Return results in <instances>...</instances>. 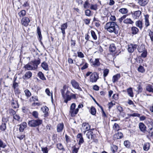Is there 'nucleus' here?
Instances as JSON below:
<instances>
[{
    "label": "nucleus",
    "mask_w": 153,
    "mask_h": 153,
    "mask_svg": "<svg viewBox=\"0 0 153 153\" xmlns=\"http://www.w3.org/2000/svg\"><path fill=\"white\" fill-rule=\"evenodd\" d=\"M137 49L139 52H142L145 51L144 46L142 45L139 46Z\"/></svg>",
    "instance_id": "nucleus-37"
},
{
    "label": "nucleus",
    "mask_w": 153,
    "mask_h": 153,
    "mask_svg": "<svg viewBox=\"0 0 153 153\" xmlns=\"http://www.w3.org/2000/svg\"><path fill=\"white\" fill-rule=\"evenodd\" d=\"M90 8L91 10H96L97 9V5L96 4H91L90 7Z\"/></svg>",
    "instance_id": "nucleus-51"
},
{
    "label": "nucleus",
    "mask_w": 153,
    "mask_h": 153,
    "mask_svg": "<svg viewBox=\"0 0 153 153\" xmlns=\"http://www.w3.org/2000/svg\"><path fill=\"white\" fill-rule=\"evenodd\" d=\"M13 118L17 121H19L20 119V117L19 115L15 114L13 116Z\"/></svg>",
    "instance_id": "nucleus-57"
},
{
    "label": "nucleus",
    "mask_w": 153,
    "mask_h": 153,
    "mask_svg": "<svg viewBox=\"0 0 153 153\" xmlns=\"http://www.w3.org/2000/svg\"><path fill=\"white\" fill-rule=\"evenodd\" d=\"M32 76V73L30 71L26 72L23 76V79H27L30 78Z\"/></svg>",
    "instance_id": "nucleus-22"
},
{
    "label": "nucleus",
    "mask_w": 153,
    "mask_h": 153,
    "mask_svg": "<svg viewBox=\"0 0 153 153\" xmlns=\"http://www.w3.org/2000/svg\"><path fill=\"white\" fill-rule=\"evenodd\" d=\"M114 129L118 131L119 130V126L118 124L115 123L113 126Z\"/></svg>",
    "instance_id": "nucleus-49"
},
{
    "label": "nucleus",
    "mask_w": 153,
    "mask_h": 153,
    "mask_svg": "<svg viewBox=\"0 0 153 153\" xmlns=\"http://www.w3.org/2000/svg\"><path fill=\"white\" fill-rule=\"evenodd\" d=\"M78 56L81 58H82L84 57V55L83 53L81 52H77Z\"/></svg>",
    "instance_id": "nucleus-61"
},
{
    "label": "nucleus",
    "mask_w": 153,
    "mask_h": 153,
    "mask_svg": "<svg viewBox=\"0 0 153 153\" xmlns=\"http://www.w3.org/2000/svg\"><path fill=\"white\" fill-rule=\"evenodd\" d=\"M145 17V25L146 27H148L150 25V23L149 20V16L148 15H144Z\"/></svg>",
    "instance_id": "nucleus-21"
},
{
    "label": "nucleus",
    "mask_w": 153,
    "mask_h": 153,
    "mask_svg": "<svg viewBox=\"0 0 153 153\" xmlns=\"http://www.w3.org/2000/svg\"><path fill=\"white\" fill-rule=\"evenodd\" d=\"M30 102H35V101H38V97L37 96H32L31 98L30 99Z\"/></svg>",
    "instance_id": "nucleus-52"
},
{
    "label": "nucleus",
    "mask_w": 153,
    "mask_h": 153,
    "mask_svg": "<svg viewBox=\"0 0 153 153\" xmlns=\"http://www.w3.org/2000/svg\"><path fill=\"white\" fill-rule=\"evenodd\" d=\"M91 35L93 39L94 40H96L97 38V36L95 33V32L92 30L91 31Z\"/></svg>",
    "instance_id": "nucleus-40"
},
{
    "label": "nucleus",
    "mask_w": 153,
    "mask_h": 153,
    "mask_svg": "<svg viewBox=\"0 0 153 153\" xmlns=\"http://www.w3.org/2000/svg\"><path fill=\"white\" fill-rule=\"evenodd\" d=\"M6 146V144L4 143L1 139H0V147L4 148Z\"/></svg>",
    "instance_id": "nucleus-47"
},
{
    "label": "nucleus",
    "mask_w": 153,
    "mask_h": 153,
    "mask_svg": "<svg viewBox=\"0 0 153 153\" xmlns=\"http://www.w3.org/2000/svg\"><path fill=\"white\" fill-rule=\"evenodd\" d=\"M24 68L28 70H33V69H34V67H32L30 62L25 65Z\"/></svg>",
    "instance_id": "nucleus-29"
},
{
    "label": "nucleus",
    "mask_w": 153,
    "mask_h": 153,
    "mask_svg": "<svg viewBox=\"0 0 153 153\" xmlns=\"http://www.w3.org/2000/svg\"><path fill=\"white\" fill-rule=\"evenodd\" d=\"M24 92L25 95L27 97H30L31 95V93L29 91L28 89H26L25 90Z\"/></svg>",
    "instance_id": "nucleus-41"
},
{
    "label": "nucleus",
    "mask_w": 153,
    "mask_h": 153,
    "mask_svg": "<svg viewBox=\"0 0 153 153\" xmlns=\"http://www.w3.org/2000/svg\"><path fill=\"white\" fill-rule=\"evenodd\" d=\"M120 77V76L119 74H117L116 75L114 76L113 77L112 79V82L114 83L116 82H117Z\"/></svg>",
    "instance_id": "nucleus-24"
},
{
    "label": "nucleus",
    "mask_w": 153,
    "mask_h": 153,
    "mask_svg": "<svg viewBox=\"0 0 153 153\" xmlns=\"http://www.w3.org/2000/svg\"><path fill=\"white\" fill-rule=\"evenodd\" d=\"M124 144L127 148H129L131 145V144L129 141L126 140L124 142Z\"/></svg>",
    "instance_id": "nucleus-45"
},
{
    "label": "nucleus",
    "mask_w": 153,
    "mask_h": 153,
    "mask_svg": "<svg viewBox=\"0 0 153 153\" xmlns=\"http://www.w3.org/2000/svg\"><path fill=\"white\" fill-rule=\"evenodd\" d=\"M31 66L34 67V69H33V70H35L38 68V66L40 63V59L39 58H38L37 59H35L34 60L31 61L30 62Z\"/></svg>",
    "instance_id": "nucleus-5"
},
{
    "label": "nucleus",
    "mask_w": 153,
    "mask_h": 153,
    "mask_svg": "<svg viewBox=\"0 0 153 153\" xmlns=\"http://www.w3.org/2000/svg\"><path fill=\"white\" fill-rule=\"evenodd\" d=\"M91 11L89 10H86L85 11V15L88 16H89L91 15Z\"/></svg>",
    "instance_id": "nucleus-62"
},
{
    "label": "nucleus",
    "mask_w": 153,
    "mask_h": 153,
    "mask_svg": "<svg viewBox=\"0 0 153 153\" xmlns=\"http://www.w3.org/2000/svg\"><path fill=\"white\" fill-rule=\"evenodd\" d=\"M138 29L135 27H131V33L133 35L137 34L138 32Z\"/></svg>",
    "instance_id": "nucleus-25"
},
{
    "label": "nucleus",
    "mask_w": 153,
    "mask_h": 153,
    "mask_svg": "<svg viewBox=\"0 0 153 153\" xmlns=\"http://www.w3.org/2000/svg\"><path fill=\"white\" fill-rule=\"evenodd\" d=\"M57 146L58 148L60 150H62L63 149V147L61 143H58L57 144Z\"/></svg>",
    "instance_id": "nucleus-63"
},
{
    "label": "nucleus",
    "mask_w": 153,
    "mask_h": 153,
    "mask_svg": "<svg viewBox=\"0 0 153 153\" xmlns=\"http://www.w3.org/2000/svg\"><path fill=\"white\" fill-rule=\"evenodd\" d=\"M146 90L149 92L153 93V86L150 84H148L146 87Z\"/></svg>",
    "instance_id": "nucleus-23"
},
{
    "label": "nucleus",
    "mask_w": 153,
    "mask_h": 153,
    "mask_svg": "<svg viewBox=\"0 0 153 153\" xmlns=\"http://www.w3.org/2000/svg\"><path fill=\"white\" fill-rule=\"evenodd\" d=\"M123 22L124 23L126 24H130L132 25L134 23V22L132 21L130 19L127 18L124 20Z\"/></svg>",
    "instance_id": "nucleus-30"
},
{
    "label": "nucleus",
    "mask_w": 153,
    "mask_h": 153,
    "mask_svg": "<svg viewBox=\"0 0 153 153\" xmlns=\"http://www.w3.org/2000/svg\"><path fill=\"white\" fill-rule=\"evenodd\" d=\"M98 78V74L97 72H94L92 73L90 76V81L92 82H95Z\"/></svg>",
    "instance_id": "nucleus-6"
},
{
    "label": "nucleus",
    "mask_w": 153,
    "mask_h": 153,
    "mask_svg": "<svg viewBox=\"0 0 153 153\" xmlns=\"http://www.w3.org/2000/svg\"><path fill=\"white\" fill-rule=\"evenodd\" d=\"M130 117H139L140 116V114L137 113H134L133 114H127Z\"/></svg>",
    "instance_id": "nucleus-46"
},
{
    "label": "nucleus",
    "mask_w": 153,
    "mask_h": 153,
    "mask_svg": "<svg viewBox=\"0 0 153 153\" xmlns=\"http://www.w3.org/2000/svg\"><path fill=\"white\" fill-rule=\"evenodd\" d=\"M63 98L65 103H67L68 102L70 101L71 99H76V95L71 93L68 89L65 93L62 95Z\"/></svg>",
    "instance_id": "nucleus-2"
},
{
    "label": "nucleus",
    "mask_w": 153,
    "mask_h": 153,
    "mask_svg": "<svg viewBox=\"0 0 153 153\" xmlns=\"http://www.w3.org/2000/svg\"><path fill=\"white\" fill-rule=\"evenodd\" d=\"M148 31L149 33V36L150 37L151 40L152 42H153V32L149 30H148Z\"/></svg>",
    "instance_id": "nucleus-44"
},
{
    "label": "nucleus",
    "mask_w": 153,
    "mask_h": 153,
    "mask_svg": "<svg viewBox=\"0 0 153 153\" xmlns=\"http://www.w3.org/2000/svg\"><path fill=\"white\" fill-rule=\"evenodd\" d=\"M138 71L140 72L143 73L145 72V70L142 66H140L138 68Z\"/></svg>",
    "instance_id": "nucleus-42"
},
{
    "label": "nucleus",
    "mask_w": 153,
    "mask_h": 153,
    "mask_svg": "<svg viewBox=\"0 0 153 153\" xmlns=\"http://www.w3.org/2000/svg\"><path fill=\"white\" fill-rule=\"evenodd\" d=\"M30 21L29 18L26 17H23L21 21V23L24 26L27 27L29 25Z\"/></svg>",
    "instance_id": "nucleus-7"
},
{
    "label": "nucleus",
    "mask_w": 153,
    "mask_h": 153,
    "mask_svg": "<svg viewBox=\"0 0 153 153\" xmlns=\"http://www.w3.org/2000/svg\"><path fill=\"white\" fill-rule=\"evenodd\" d=\"M123 137V134L120 132H118L114 135V137L116 139H118Z\"/></svg>",
    "instance_id": "nucleus-19"
},
{
    "label": "nucleus",
    "mask_w": 153,
    "mask_h": 153,
    "mask_svg": "<svg viewBox=\"0 0 153 153\" xmlns=\"http://www.w3.org/2000/svg\"><path fill=\"white\" fill-rule=\"evenodd\" d=\"M87 137L89 139L93 140V141L96 142L97 141L96 138V135L91 131H88L86 134Z\"/></svg>",
    "instance_id": "nucleus-4"
},
{
    "label": "nucleus",
    "mask_w": 153,
    "mask_h": 153,
    "mask_svg": "<svg viewBox=\"0 0 153 153\" xmlns=\"http://www.w3.org/2000/svg\"><path fill=\"white\" fill-rule=\"evenodd\" d=\"M79 109L78 108H77L76 109L70 111V113L72 117H74V116L77 113Z\"/></svg>",
    "instance_id": "nucleus-28"
},
{
    "label": "nucleus",
    "mask_w": 153,
    "mask_h": 153,
    "mask_svg": "<svg viewBox=\"0 0 153 153\" xmlns=\"http://www.w3.org/2000/svg\"><path fill=\"white\" fill-rule=\"evenodd\" d=\"M64 125L63 123H59L57 126V131L58 132H61L63 129Z\"/></svg>",
    "instance_id": "nucleus-15"
},
{
    "label": "nucleus",
    "mask_w": 153,
    "mask_h": 153,
    "mask_svg": "<svg viewBox=\"0 0 153 153\" xmlns=\"http://www.w3.org/2000/svg\"><path fill=\"white\" fill-rule=\"evenodd\" d=\"M41 109L42 111L43 112V113H45L44 115V117H46L48 115V111L49 110L48 108L46 106H45L42 107Z\"/></svg>",
    "instance_id": "nucleus-18"
},
{
    "label": "nucleus",
    "mask_w": 153,
    "mask_h": 153,
    "mask_svg": "<svg viewBox=\"0 0 153 153\" xmlns=\"http://www.w3.org/2000/svg\"><path fill=\"white\" fill-rule=\"evenodd\" d=\"M117 147L116 145H113L111 147V150L112 152L113 153H115V152L117 151Z\"/></svg>",
    "instance_id": "nucleus-53"
},
{
    "label": "nucleus",
    "mask_w": 153,
    "mask_h": 153,
    "mask_svg": "<svg viewBox=\"0 0 153 153\" xmlns=\"http://www.w3.org/2000/svg\"><path fill=\"white\" fill-rule=\"evenodd\" d=\"M15 80L16 79L13 81V87L14 89H15L19 86L18 83L15 82Z\"/></svg>",
    "instance_id": "nucleus-56"
},
{
    "label": "nucleus",
    "mask_w": 153,
    "mask_h": 153,
    "mask_svg": "<svg viewBox=\"0 0 153 153\" xmlns=\"http://www.w3.org/2000/svg\"><path fill=\"white\" fill-rule=\"evenodd\" d=\"M89 2L88 0H87L85 1L84 4H83L84 7L85 9H87L89 7Z\"/></svg>",
    "instance_id": "nucleus-43"
},
{
    "label": "nucleus",
    "mask_w": 153,
    "mask_h": 153,
    "mask_svg": "<svg viewBox=\"0 0 153 153\" xmlns=\"http://www.w3.org/2000/svg\"><path fill=\"white\" fill-rule=\"evenodd\" d=\"M38 75L40 79L42 80H46V78L44 76V74L42 73V72H39L38 74Z\"/></svg>",
    "instance_id": "nucleus-36"
},
{
    "label": "nucleus",
    "mask_w": 153,
    "mask_h": 153,
    "mask_svg": "<svg viewBox=\"0 0 153 153\" xmlns=\"http://www.w3.org/2000/svg\"><path fill=\"white\" fill-rule=\"evenodd\" d=\"M116 49V48L114 44H112L110 45L109 47V51L110 52H113Z\"/></svg>",
    "instance_id": "nucleus-31"
},
{
    "label": "nucleus",
    "mask_w": 153,
    "mask_h": 153,
    "mask_svg": "<svg viewBox=\"0 0 153 153\" xmlns=\"http://www.w3.org/2000/svg\"><path fill=\"white\" fill-rule=\"evenodd\" d=\"M26 14V11L25 10H22L18 13V15L20 17H23Z\"/></svg>",
    "instance_id": "nucleus-35"
},
{
    "label": "nucleus",
    "mask_w": 153,
    "mask_h": 153,
    "mask_svg": "<svg viewBox=\"0 0 153 153\" xmlns=\"http://www.w3.org/2000/svg\"><path fill=\"white\" fill-rule=\"evenodd\" d=\"M90 62L92 65L95 67L99 66L100 64L99 59H91L90 60Z\"/></svg>",
    "instance_id": "nucleus-8"
},
{
    "label": "nucleus",
    "mask_w": 153,
    "mask_h": 153,
    "mask_svg": "<svg viewBox=\"0 0 153 153\" xmlns=\"http://www.w3.org/2000/svg\"><path fill=\"white\" fill-rule=\"evenodd\" d=\"M104 28L110 33H114L117 34L118 33V26L117 23L114 22H109L107 23L104 26Z\"/></svg>",
    "instance_id": "nucleus-1"
},
{
    "label": "nucleus",
    "mask_w": 153,
    "mask_h": 153,
    "mask_svg": "<svg viewBox=\"0 0 153 153\" xmlns=\"http://www.w3.org/2000/svg\"><path fill=\"white\" fill-rule=\"evenodd\" d=\"M139 128L142 132L144 133L146 130V127L143 123H140L139 124Z\"/></svg>",
    "instance_id": "nucleus-14"
},
{
    "label": "nucleus",
    "mask_w": 153,
    "mask_h": 153,
    "mask_svg": "<svg viewBox=\"0 0 153 153\" xmlns=\"http://www.w3.org/2000/svg\"><path fill=\"white\" fill-rule=\"evenodd\" d=\"M2 131H4L6 128V124L5 123H2L0 127Z\"/></svg>",
    "instance_id": "nucleus-54"
},
{
    "label": "nucleus",
    "mask_w": 153,
    "mask_h": 153,
    "mask_svg": "<svg viewBox=\"0 0 153 153\" xmlns=\"http://www.w3.org/2000/svg\"><path fill=\"white\" fill-rule=\"evenodd\" d=\"M135 25L136 26L141 29L143 27L142 22L140 20H139L135 22Z\"/></svg>",
    "instance_id": "nucleus-26"
},
{
    "label": "nucleus",
    "mask_w": 153,
    "mask_h": 153,
    "mask_svg": "<svg viewBox=\"0 0 153 153\" xmlns=\"http://www.w3.org/2000/svg\"><path fill=\"white\" fill-rule=\"evenodd\" d=\"M42 123V120L37 119L36 120H32L28 122V125L29 126L32 127H36L39 126Z\"/></svg>",
    "instance_id": "nucleus-3"
},
{
    "label": "nucleus",
    "mask_w": 153,
    "mask_h": 153,
    "mask_svg": "<svg viewBox=\"0 0 153 153\" xmlns=\"http://www.w3.org/2000/svg\"><path fill=\"white\" fill-rule=\"evenodd\" d=\"M90 112L92 115H94L96 113L95 108L94 107H92L90 109Z\"/></svg>",
    "instance_id": "nucleus-48"
},
{
    "label": "nucleus",
    "mask_w": 153,
    "mask_h": 153,
    "mask_svg": "<svg viewBox=\"0 0 153 153\" xmlns=\"http://www.w3.org/2000/svg\"><path fill=\"white\" fill-rule=\"evenodd\" d=\"M119 11L120 13L123 14H127L128 13V10L126 8L120 9Z\"/></svg>",
    "instance_id": "nucleus-32"
},
{
    "label": "nucleus",
    "mask_w": 153,
    "mask_h": 153,
    "mask_svg": "<svg viewBox=\"0 0 153 153\" xmlns=\"http://www.w3.org/2000/svg\"><path fill=\"white\" fill-rule=\"evenodd\" d=\"M27 124L25 122H23L20 125L19 130L20 132H22L23 131L25 128H26Z\"/></svg>",
    "instance_id": "nucleus-17"
},
{
    "label": "nucleus",
    "mask_w": 153,
    "mask_h": 153,
    "mask_svg": "<svg viewBox=\"0 0 153 153\" xmlns=\"http://www.w3.org/2000/svg\"><path fill=\"white\" fill-rule=\"evenodd\" d=\"M141 12L138 10L135 11L132 14V17L134 19H138L141 14Z\"/></svg>",
    "instance_id": "nucleus-12"
},
{
    "label": "nucleus",
    "mask_w": 153,
    "mask_h": 153,
    "mask_svg": "<svg viewBox=\"0 0 153 153\" xmlns=\"http://www.w3.org/2000/svg\"><path fill=\"white\" fill-rule=\"evenodd\" d=\"M150 144L149 143H145L143 146V149L144 151H147L149 149Z\"/></svg>",
    "instance_id": "nucleus-27"
},
{
    "label": "nucleus",
    "mask_w": 153,
    "mask_h": 153,
    "mask_svg": "<svg viewBox=\"0 0 153 153\" xmlns=\"http://www.w3.org/2000/svg\"><path fill=\"white\" fill-rule=\"evenodd\" d=\"M67 88L66 85H64L63 87L60 90V91L61 92L62 95L65 93V92L66 90V89Z\"/></svg>",
    "instance_id": "nucleus-39"
},
{
    "label": "nucleus",
    "mask_w": 153,
    "mask_h": 153,
    "mask_svg": "<svg viewBox=\"0 0 153 153\" xmlns=\"http://www.w3.org/2000/svg\"><path fill=\"white\" fill-rule=\"evenodd\" d=\"M37 33L38 36V39L39 40V42L41 43H42L41 40L42 39V37L41 33V30L39 27H37Z\"/></svg>",
    "instance_id": "nucleus-16"
},
{
    "label": "nucleus",
    "mask_w": 153,
    "mask_h": 153,
    "mask_svg": "<svg viewBox=\"0 0 153 153\" xmlns=\"http://www.w3.org/2000/svg\"><path fill=\"white\" fill-rule=\"evenodd\" d=\"M25 137V135L24 134H19L17 136V138H18L20 140H22Z\"/></svg>",
    "instance_id": "nucleus-58"
},
{
    "label": "nucleus",
    "mask_w": 153,
    "mask_h": 153,
    "mask_svg": "<svg viewBox=\"0 0 153 153\" xmlns=\"http://www.w3.org/2000/svg\"><path fill=\"white\" fill-rule=\"evenodd\" d=\"M41 66L46 71H47L48 70V65L45 62H43L42 63Z\"/></svg>",
    "instance_id": "nucleus-33"
},
{
    "label": "nucleus",
    "mask_w": 153,
    "mask_h": 153,
    "mask_svg": "<svg viewBox=\"0 0 153 153\" xmlns=\"http://www.w3.org/2000/svg\"><path fill=\"white\" fill-rule=\"evenodd\" d=\"M12 107L14 108H16L18 107V103L16 101H14L13 99L11 102Z\"/></svg>",
    "instance_id": "nucleus-38"
},
{
    "label": "nucleus",
    "mask_w": 153,
    "mask_h": 153,
    "mask_svg": "<svg viewBox=\"0 0 153 153\" xmlns=\"http://www.w3.org/2000/svg\"><path fill=\"white\" fill-rule=\"evenodd\" d=\"M32 116L36 118H38V113L36 111H33L32 113Z\"/></svg>",
    "instance_id": "nucleus-50"
},
{
    "label": "nucleus",
    "mask_w": 153,
    "mask_h": 153,
    "mask_svg": "<svg viewBox=\"0 0 153 153\" xmlns=\"http://www.w3.org/2000/svg\"><path fill=\"white\" fill-rule=\"evenodd\" d=\"M42 151L43 152V153H48V148L42 147Z\"/></svg>",
    "instance_id": "nucleus-59"
},
{
    "label": "nucleus",
    "mask_w": 153,
    "mask_h": 153,
    "mask_svg": "<svg viewBox=\"0 0 153 153\" xmlns=\"http://www.w3.org/2000/svg\"><path fill=\"white\" fill-rule=\"evenodd\" d=\"M71 83L72 86L74 88L78 89L80 91L82 90L81 88L79 86V83L75 80H72L71 81Z\"/></svg>",
    "instance_id": "nucleus-10"
},
{
    "label": "nucleus",
    "mask_w": 153,
    "mask_h": 153,
    "mask_svg": "<svg viewBox=\"0 0 153 153\" xmlns=\"http://www.w3.org/2000/svg\"><path fill=\"white\" fill-rule=\"evenodd\" d=\"M148 0H139L138 3L141 6H144L148 3Z\"/></svg>",
    "instance_id": "nucleus-20"
},
{
    "label": "nucleus",
    "mask_w": 153,
    "mask_h": 153,
    "mask_svg": "<svg viewBox=\"0 0 153 153\" xmlns=\"http://www.w3.org/2000/svg\"><path fill=\"white\" fill-rule=\"evenodd\" d=\"M110 19L111 22H114L116 20V17L114 16L111 15L110 18Z\"/></svg>",
    "instance_id": "nucleus-64"
},
{
    "label": "nucleus",
    "mask_w": 153,
    "mask_h": 153,
    "mask_svg": "<svg viewBox=\"0 0 153 153\" xmlns=\"http://www.w3.org/2000/svg\"><path fill=\"white\" fill-rule=\"evenodd\" d=\"M137 45H136L131 44L128 46V50L130 53L133 52L137 48Z\"/></svg>",
    "instance_id": "nucleus-11"
},
{
    "label": "nucleus",
    "mask_w": 153,
    "mask_h": 153,
    "mask_svg": "<svg viewBox=\"0 0 153 153\" xmlns=\"http://www.w3.org/2000/svg\"><path fill=\"white\" fill-rule=\"evenodd\" d=\"M109 70L108 69H106L104 70L103 71V76L104 77H105L107 76L109 73Z\"/></svg>",
    "instance_id": "nucleus-55"
},
{
    "label": "nucleus",
    "mask_w": 153,
    "mask_h": 153,
    "mask_svg": "<svg viewBox=\"0 0 153 153\" xmlns=\"http://www.w3.org/2000/svg\"><path fill=\"white\" fill-rule=\"evenodd\" d=\"M82 129L85 130V131H84L83 132L85 133L86 131H88L90 128V126L87 123H83L82 124Z\"/></svg>",
    "instance_id": "nucleus-13"
},
{
    "label": "nucleus",
    "mask_w": 153,
    "mask_h": 153,
    "mask_svg": "<svg viewBox=\"0 0 153 153\" xmlns=\"http://www.w3.org/2000/svg\"><path fill=\"white\" fill-rule=\"evenodd\" d=\"M67 22L62 24L61 26V27H59L60 28L62 31V36L63 37H65V30L67 28Z\"/></svg>",
    "instance_id": "nucleus-9"
},
{
    "label": "nucleus",
    "mask_w": 153,
    "mask_h": 153,
    "mask_svg": "<svg viewBox=\"0 0 153 153\" xmlns=\"http://www.w3.org/2000/svg\"><path fill=\"white\" fill-rule=\"evenodd\" d=\"M9 112L11 115H14L16 114V112L13 109H10L9 110Z\"/></svg>",
    "instance_id": "nucleus-60"
},
{
    "label": "nucleus",
    "mask_w": 153,
    "mask_h": 153,
    "mask_svg": "<svg viewBox=\"0 0 153 153\" xmlns=\"http://www.w3.org/2000/svg\"><path fill=\"white\" fill-rule=\"evenodd\" d=\"M127 92L128 95L131 97H133L134 96L132 90L131 88H130L127 89Z\"/></svg>",
    "instance_id": "nucleus-34"
}]
</instances>
